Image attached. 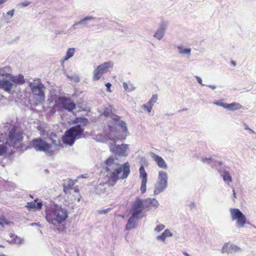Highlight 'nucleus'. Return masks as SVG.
Here are the masks:
<instances>
[{
  "instance_id": "nucleus-44",
  "label": "nucleus",
  "mask_w": 256,
  "mask_h": 256,
  "mask_svg": "<svg viewBox=\"0 0 256 256\" xmlns=\"http://www.w3.org/2000/svg\"><path fill=\"white\" fill-rule=\"evenodd\" d=\"M212 158H202V161L204 162H206L207 161H212Z\"/></svg>"
},
{
  "instance_id": "nucleus-9",
  "label": "nucleus",
  "mask_w": 256,
  "mask_h": 256,
  "mask_svg": "<svg viewBox=\"0 0 256 256\" xmlns=\"http://www.w3.org/2000/svg\"><path fill=\"white\" fill-rule=\"evenodd\" d=\"M23 136L22 134L16 130L14 127L10 129L9 135L6 138V144L9 146L14 147L18 143L22 140Z\"/></svg>"
},
{
  "instance_id": "nucleus-46",
  "label": "nucleus",
  "mask_w": 256,
  "mask_h": 256,
  "mask_svg": "<svg viewBox=\"0 0 256 256\" xmlns=\"http://www.w3.org/2000/svg\"><path fill=\"white\" fill-rule=\"evenodd\" d=\"M196 79H197L198 82L199 84H202V79H201L200 78H199V77H198V76H197V77H196Z\"/></svg>"
},
{
  "instance_id": "nucleus-43",
  "label": "nucleus",
  "mask_w": 256,
  "mask_h": 256,
  "mask_svg": "<svg viewBox=\"0 0 256 256\" xmlns=\"http://www.w3.org/2000/svg\"><path fill=\"white\" fill-rule=\"evenodd\" d=\"M110 210V208H106V210H100L99 212H99V214H106V213L108 212Z\"/></svg>"
},
{
  "instance_id": "nucleus-7",
  "label": "nucleus",
  "mask_w": 256,
  "mask_h": 256,
  "mask_svg": "<svg viewBox=\"0 0 256 256\" xmlns=\"http://www.w3.org/2000/svg\"><path fill=\"white\" fill-rule=\"evenodd\" d=\"M30 87L32 92L38 97L39 101L42 102L45 99V94L44 92V86L40 81H36L30 83Z\"/></svg>"
},
{
  "instance_id": "nucleus-6",
  "label": "nucleus",
  "mask_w": 256,
  "mask_h": 256,
  "mask_svg": "<svg viewBox=\"0 0 256 256\" xmlns=\"http://www.w3.org/2000/svg\"><path fill=\"white\" fill-rule=\"evenodd\" d=\"M54 106L59 110L64 109L69 112H72L76 108L75 103L70 98L65 96L59 97L55 101Z\"/></svg>"
},
{
  "instance_id": "nucleus-22",
  "label": "nucleus",
  "mask_w": 256,
  "mask_h": 256,
  "mask_svg": "<svg viewBox=\"0 0 256 256\" xmlns=\"http://www.w3.org/2000/svg\"><path fill=\"white\" fill-rule=\"evenodd\" d=\"M172 236V232L168 230H166L161 235L157 236L156 239L158 240H160L162 242H164L166 239Z\"/></svg>"
},
{
  "instance_id": "nucleus-40",
  "label": "nucleus",
  "mask_w": 256,
  "mask_h": 256,
  "mask_svg": "<svg viewBox=\"0 0 256 256\" xmlns=\"http://www.w3.org/2000/svg\"><path fill=\"white\" fill-rule=\"evenodd\" d=\"M42 202H36V209H38V210L41 209L42 208Z\"/></svg>"
},
{
  "instance_id": "nucleus-36",
  "label": "nucleus",
  "mask_w": 256,
  "mask_h": 256,
  "mask_svg": "<svg viewBox=\"0 0 256 256\" xmlns=\"http://www.w3.org/2000/svg\"><path fill=\"white\" fill-rule=\"evenodd\" d=\"M215 104H216L218 106H223L225 108H226L227 104H224L222 100H220L216 102H215Z\"/></svg>"
},
{
  "instance_id": "nucleus-52",
  "label": "nucleus",
  "mask_w": 256,
  "mask_h": 256,
  "mask_svg": "<svg viewBox=\"0 0 256 256\" xmlns=\"http://www.w3.org/2000/svg\"><path fill=\"white\" fill-rule=\"evenodd\" d=\"M1 256H6L5 254H2Z\"/></svg>"
},
{
  "instance_id": "nucleus-8",
  "label": "nucleus",
  "mask_w": 256,
  "mask_h": 256,
  "mask_svg": "<svg viewBox=\"0 0 256 256\" xmlns=\"http://www.w3.org/2000/svg\"><path fill=\"white\" fill-rule=\"evenodd\" d=\"M158 181L156 184L154 190V194H158L163 192L167 187L168 175L164 171L160 170L158 172Z\"/></svg>"
},
{
  "instance_id": "nucleus-23",
  "label": "nucleus",
  "mask_w": 256,
  "mask_h": 256,
  "mask_svg": "<svg viewBox=\"0 0 256 256\" xmlns=\"http://www.w3.org/2000/svg\"><path fill=\"white\" fill-rule=\"evenodd\" d=\"M224 180L226 183H230L232 181L230 174L228 170H224L222 174Z\"/></svg>"
},
{
  "instance_id": "nucleus-17",
  "label": "nucleus",
  "mask_w": 256,
  "mask_h": 256,
  "mask_svg": "<svg viewBox=\"0 0 256 256\" xmlns=\"http://www.w3.org/2000/svg\"><path fill=\"white\" fill-rule=\"evenodd\" d=\"M9 238L10 239H8V242L10 244H22L24 242V239L18 236L14 232L9 233Z\"/></svg>"
},
{
  "instance_id": "nucleus-1",
  "label": "nucleus",
  "mask_w": 256,
  "mask_h": 256,
  "mask_svg": "<svg viewBox=\"0 0 256 256\" xmlns=\"http://www.w3.org/2000/svg\"><path fill=\"white\" fill-rule=\"evenodd\" d=\"M103 168L106 172V183L113 186L120 180L126 179L130 172V166L126 162L122 164L119 163L116 158L111 156L103 162Z\"/></svg>"
},
{
  "instance_id": "nucleus-33",
  "label": "nucleus",
  "mask_w": 256,
  "mask_h": 256,
  "mask_svg": "<svg viewBox=\"0 0 256 256\" xmlns=\"http://www.w3.org/2000/svg\"><path fill=\"white\" fill-rule=\"evenodd\" d=\"M76 122L84 124V125H86L88 123V120L84 118H76Z\"/></svg>"
},
{
  "instance_id": "nucleus-28",
  "label": "nucleus",
  "mask_w": 256,
  "mask_h": 256,
  "mask_svg": "<svg viewBox=\"0 0 256 256\" xmlns=\"http://www.w3.org/2000/svg\"><path fill=\"white\" fill-rule=\"evenodd\" d=\"M164 36V30L160 29L158 30L154 34V37L156 38L158 40H160Z\"/></svg>"
},
{
  "instance_id": "nucleus-20",
  "label": "nucleus",
  "mask_w": 256,
  "mask_h": 256,
  "mask_svg": "<svg viewBox=\"0 0 256 256\" xmlns=\"http://www.w3.org/2000/svg\"><path fill=\"white\" fill-rule=\"evenodd\" d=\"M138 216H134L133 214H132V216H131L126 224V230H130L133 228H134L136 226V222L135 218H138Z\"/></svg>"
},
{
  "instance_id": "nucleus-38",
  "label": "nucleus",
  "mask_w": 256,
  "mask_h": 256,
  "mask_svg": "<svg viewBox=\"0 0 256 256\" xmlns=\"http://www.w3.org/2000/svg\"><path fill=\"white\" fill-rule=\"evenodd\" d=\"M92 19H93V18H92V17H87V18L81 20L80 21L78 22L76 24H82L85 21H86L87 20H92Z\"/></svg>"
},
{
  "instance_id": "nucleus-29",
  "label": "nucleus",
  "mask_w": 256,
  "mask_h": 256,
  "mask_svg": "<svg viewBox=\"0 0 256 256\" xmlns=\"http://www.w3.org/2000/svg\"><path fill=\"white\" fill-rule=\"evenodd\" d=\"M112 113V107L111 106H110L108 108H106L103 112L104 115L106 116H110Z\"/></svg>"
},
{
  "instance_id": "nucleus-14",
  "label": "nucleus",
  "mask_w": 256,
  "mask_h": 256,
  "mask_svg": "<svg viewBox=\"0 0 256 256\" xmlns=\"http://www.w3.org/2000/svg\"><path fill=\"white\" fill-rule=\"evenodd\" d=\"M128 146V144H127L115 145L114 146L110 148V150L116 155L126 156L128 155L126 152Z\"/></svg>"
},
{
  "instance_id": "nucleus-27",
  "label": "nucleus",
  "mask_w": 256,
  "mask_h": 256,
  "mask_svg": "<svg viewBox=\"0 0 256 256\" xmlns=\"http://www.w3.org/2000/svg\"><path fill=\"white\" fill-rule=\"evenodd\" d=\"M8 144L2 142L0 140V156H3L8 151V147L6 145Z\"/></svg>"
},
{
  "instance_id": "nucleus-5",
  "label": "nucleus",
  "mask_w": 256,
  "mask_h": 256,
  "mask_svg": "<svg viewBox=\"0 0 256 256\" xmlns=\"http://www.w3.org/2000/svg\"><path fill=\"white\" fill-rule=\"evenodd\" d=\"M74 185L72 180H68L67 184L64 185V192L71 200L80 202L82 198L80 190L77 187L74 188Z\"/></svg>"
},
{
  "instance_id": "nucleus-18",
  "label": "nucleus",
  "mask_w": 256,
  "mask_h": 256,
  "mask_svg": "<svg viewBox=\"0 0 256 256\" xmlns=\"http://www.w3.org/2000/svg\"><path fill=\"white\" fill-rule=\"evenodd\" d=\"M144 203L146 209H150L152 207H157L158 202L155 198H146L144 199Z\"/></svg>"
},
{
  "instance_id": "nucleus-51",
  "label": "nucleus",
  "mask_w": 256,
  "mask_h": 256,
  "mask_svg": "<svg viewBox=\"0 0 256 256\" xmlns=\"http://www.w3.org/2000/svg\"><path fill=\"white\" fill-rule=\"evenodd\" d=\"M232 63L233 64H234V66L236 64L234 62H232Z\"/></svg>"
},
{
  "instance_id": "nucleus-34",
  "label": "nucleus",
  "mask_w": 256,
  "mask_h": 256,
  "mask_svg": "<svg viewBox=\"0 0 256 256\" xmlns=\"http://www.w3.org/2000/svg\"><path fill=\"white\" fill-rule=\"evenodd\" d=\"M164 228H165V226L163 224L158 225L155 228L154 230L157 232H160L162 230H164Z\"/></svg>"
},
{
  "instance_id": "nucleus-39",
  "label": "nucleus",
  "mask_w": 256,
  "mask_h": 256,
  "mask_svg": "<svg viewBox=\"0 0 256 256\" xmlns=\"http://www.w3.org/2000/svg\"><path fill=\"white\" fill-rule=\"evenodd\" d=\"M105 86L106 88V90L107 92H111V90H110V88L112 86L111 84L110 83H108H108H106L105 84Z\"/></svg>"
},
{
  "instance_id": "nucleus-15",
  "label": "nucleus",
  "mask_w": 256,
  "mask_h": 256,
  "mask_svg": "<svg viewBox=\"0 0 256 256\" xmlns=\"http://www.w3.org/2000/svg\"><path fill=\"white\" fill-rule=\"evenodd\" d=\"M140 179L141 180V193L144 194L146 191V184L147 182V174L144 170V167L141 166L140 168Z\"/></svg>"
},
{
  "instance_id": "nucleus-11",
  "label": "nucleus",
  "mask_w": 256,
  "mask_h": 256,
  "mask_svg": "<svg viewBox=\"0 0 256 256\" xmlns=\"http://www.w3.org/2000/svg\"><path fill=\"white\" fill-rule=\"evenodd\" d=\"M230 213H231V218L233 220H236L238 225L242 227L244 226L246 222V218L239 209L232 208L230 210Z\"/></svg>"
},
{
  "instance_id": "nucleus-45",
  "label": "nucleus",
  "mask_w": 256,
  "mask_h": 256,
  "mask_svg": "<svg viewBox=\"0 0 256 256\" xmlns=\"http://www.w3.org/2000/svg\"><path fill=\"white\" fill-rule=\"evenodd\" d=\"M123 86H124V89L126 90L128 88V84H126V82H123Z\"/></svg>"
},
{
  "instance_id": "nucleus-48",
  "label": "nucleus",
  "mask_w": 256,
  "mask_h": 256,
  "mask_svg": "<svg viewBox=\"0 0 256 256\" xmlns=\"http://www.w3.org/2000/svg\"><path fill=\"white\" fill-rule=\"evenodd\" d=\"M233 196H234V197L236 198V193L234 192V190H233Z\"/></svg>"
},
{
  "instance_id": "nucleus-2",
  "label": "nucleus",
  "mask_w": 256,
  "mask_h": 256,
  "mask_svg": "<svg viewBox=\"0 0 256 256\" xmlns=\"http://www.w3.org/2000/svg\"><path fill=\"white\" fill-rule=\"evenodd\" d=\"M46 218L52 224H61L57 228L58 231H64L66 227L64 223L68 218V212L66 208H62L58 204H52L46 206L45 210Z\"/></svg>"
},
{
  "instance_id": "nucleus-19",
  "label": "nucleus",
  "mask_w": 256,
  "mask_h": 256,
  "mask_svg": "<svg viewBox=\"0 0 256 256\" xmlns=\"http://www.w3.org/2000/svg\"><path fill=\"white\" fill-rule=\"evenodd\" d=\"M12 84L8 80H0V88L4 90L5 92H10L12 88Z\"/></svg>"
},
{
  "instance_id": "nucleus-12",
  "label": "nucleus",
  "mask_w": 256,
  "mask_h": 256,
  "mask_svg": "<svg viewBox=\"0 0 256 256\" xmlns=\"http://www.w3.org/2000/svg\"><path fill=\"white\" fill-rule=\"evenodd\" d=\"M146 209L144 201L139 198H137L132 206V214L134 216H138L143 210Z\"/></svg>"
},
{
  "instance_id": "nucleus-13",
  "label": "nucleus",
  "mask_w": 256,
  "mask_h": 256,
  "mask_svg": "<svg viewBox=\"0 0 256 256\" xmlns=\"http://www.w3.org/2000/svg\"><path fill=\"white\" fill-rule=\"evenodd\" d=\"M33 147L37 150L50 152V144L44 141L41 138H36L32 140Z\"/></svg>"
},
{
  "instance_id": "nucleus-10",
  "label": "nucleus",
  "mask_w": 256,
  "mask_h": 256,
  "mask_svg": "<svg viewBox=\"0 0 256 256\" xmlns=\"http://www.w3.org/2000/svg\"><path fill=\"white\" fill-rule=\"evenodd\" d=\"M114 66L112 62H107L100 64L94 71L93 80H98L102 75L107 72L109 69L112 68Z\"/></svg>"
},
{
  "instance_id": "nucleus-3",
  "label": "nucleus",
  "mask_w": 256,
  "mask_h": 256,
  "mask_svg": "<svg viewBox=\"0 0 256 256\" xmlns=\"http://www.w3.org/2000/svg\"><path fill=\"white\" fill-rule=\"evenodd\" d=\"M84 132V129L80 124L71 127L62 136V142L64 144L71 146L73 145L76 138L83 134Z\"/></svg>"
},
{
  "instance_id": "nucleus-35",
  "label": "nucleus",
  "mask_w": 256,
  "mask_h": 256,
  "mask_svg": "<svg viewBox=\"0 0 256 256\" xmlns=\"http://www.w3.org/2000/svg\"><path fill=\"white\" fill-rule=\"evenodd\" d=\"M143 107L146 109V110L148 112H151V110L152 109V106L151 105L148 104V103H146V104L143 105Z\"/></svg>"
},
{
  "instance_id": "nucleus-50",
  "label": "nucleus",
  "mask_w": 256,
  "mask_h": 256,
  "mask_svg": "<svg viewBox=\"0 0 256 256\" xmlns=\"http://www.w3.org/2000/svg\"><path fill=\"white\" fill-rule=\"evenodd\" d=\"M2 70H0V74H2V75H4V74H3L1 72V71H2Z\"/></svg>"
},
{
  "instance_id": "nucleus-32",
  "label": "nucleus",
  "mask_w": 256,
  "mask_h": 256,
  "mask_svg": "<svg viewBox=\"0 0 256 256\" xmlns=\"http://www.w3.org/2000/svg\"><path fill=\"white\" fill-rule=\"evenodd\" d=\"M178 48L180 50V52L181 54H190V48L189 49H187V48L184 49L180 47V46L178 47Z\"/></svg>"
},
{
  "instance_id": "nucleus-37",
  "label": "nucleus",
  "mask_w": 256,
  "mask_h": 256,
  "mask_svg": "<svg viewBox=\"0 0 256 256\" xmlns=\"http://www.w3.org/2000/svg\"><path fill=\"white\" fill-rule=\"evenodd\" d=\"M30 4V2L26 1V2H22L21 3H20L18 4V6H22V7H26V6H28Z\"/></svg>"
},
{
  "instance_id": "nucleus-4",
  "label": "nucleus",
  "mask_w": 256,
  "mask_h": 256,
  "mask_svg": "<svg viewBox=\"0 0 256 256\" xmlns=\"http://www.w3.org/2000/svg\"><path fill=\"white\" fill-rule=\"evenodd\" d=\"M118 125L122 128V132L123 133L122 134H118L116 126H110V125H108V136L110 140L114 141L118 140H124L128 136V129L126 127V123L124 121H121L118 123Z\"/></svg>"
},
{
  "instance_id": "nucleus-21",
  "label": "nucleus",
  "mask_w": 256,
  "mask_h": 256,
  "mask_svg": "<svg viewBox=\"0 0 256 256\" xmlns=\"http://www.w3.org/2000/svg\"><path fill=\"white\" fill-rule=\"evenodd\" d=\"M10 80L12 82L16 84H23L25 82V80L23 75L19 74L17 76H12L10 78Z\"/></svg>"
},
{
  "instance_id": "nucleus-31",
  "label": "nucleus",
  "mask_w": 256,
  "mask_h": 256,
  "mask_svg": "<svg viewBox=\"0 0 256 256\" xmlns=\"http://www.w3.org/2000/svg\"><path fill=\"white\" fill-rule=\"evenodd\" d=\"M26 207L29 208H36V200L27 203Z\"/></svg>"
},
{
  "instance_id": "nucleus-47",
  "label": "nucleus",
  "mask_w": 256,
  "mask_h": 256,
  "mask_svg": "<svg viewBox=\"0 0 256 256\" xmlns=\"http://www.w3.org/2000/svg\"><path fill=\"white\" fill-rule=\"evenodd\" d=\"M8 0H0V5H2L6 2Z\"/></svg>"
},
{
  "instance_id": "nucleus-42",
  "label": "nucleus",
  "mask_w": 256,
  "mask_h": 256,
  "mask_svg": "<svg viewBox=\"0 0 256 256\" xmlns=\"http://www.w3.org/2000/svg\"><path fill=\"white\" fill-rule=\"evenodd\" d=\"M14 9L11 10H10L7 12V14L12 18L14 16Z\"/></svg>"
},
{
  "instance_id": "nucleus-30",
  "label": "nucleus",
  "mask_w": 256,
  "mask_h": 256,
  "mask_svg": "<svg viewBox=\"0 0 256 256\" xmlns=\"http://www.w3.org/2000/svg\"><path fill=\"white\" fill-rule=\"evenodd\" d=\"M158 100V96L156 94L153 95L151 98L147 102L148 104L151 105L152 107L154 104Z\"/></svg>"
},
{
  "instance_id": "nucleus-41",
  "label": "nucleus",
  "mask_w": 256,
  "mask_h": 256,
  "mask_svg": "<svg viewBox=\"0 0 256 256\" xmlns=\"http://www.w3.org/2000/svg\"><path fill=\"white\" fill-rule=\"evenodd\" d=\"M228 247V244H225L222 249V252L224 253L225 252H228L227 248Z\"/></svg>"
},
{
  "instance_id": "nucleus-49",
  "label": "nucleus",
  "mask_w": 256,
  "mask_h": 256,
  "mask_svg": "<svg viewBox=\"0 0 256 256\" xmlns=\"http://www.w3.org/2000/svg\"><path fill=\"white\" fill-rule=\"evenodd\" d=\"M184 254L186 256H188V254L186 252H184Z\"/></svg>"
},
{
  "instance_id": "nucleus-25",
  "label": "nucleus",
  "mask_w": 256,
  "mask_h": 256,
  "mask_svg": "<svg viewBox=\"0 0 256 256\" xmlns=\"http://www.w3.org/2000/svg\"><path fill=\"white\" fill-rule=\"evenodd\" d=\"M50 140L52 144L55 146L58 145L60 143V138L54 133H51L50 137Z\"/></svg>"
},
{
  "instance_id": "nucleus-24",
  "label": "nucleus",
  "mask_w": 256,
  "mask_h": 256,
  "mask_svg": "<svg viewBox=\"0 0 256 256\" xmlns=\"http://www.w3.org/2000/svg\"><path fill=\"white\" fill-rule=\"evenodd\" d=\"M74 48H69L68 49L66 56L63 58V60H62V62L64 63V62L66 60H67L70 58H72L74 54Z\"/></svg>"
},
{
  "instance_id": "nucleus-16",
  "label": "nucleus",
  "mask_w": 256,
  "mask_h": 256,
  "mask_svg": "<svg viewBox=\"0 0 256 256\" xmlns=\"http://www.w3.org/2000/svg\"><path fill=\"white\" fill-rule=\"evenodd\" d=\"M150 156L156 162L158 167L164 169L168 168V165L162 157L156 155L154 152L150 154Z\"/></svg>"
},
{
  "instance_id": "nucleus-26",
  "label": "nucleus",
  "mask_w": 256,
  "mask_h": 256,
  "mask_svg": "<svg viewBox=\"0 0 256 256\" xmlns=\"http://www.w3.org/2000/svg\"><path fill=\"white\" fill-rule=\"evenodd\" d=\"M226 108L230 110H239L242 108V106L238 103L233 102L230 104H227Z\"/></svg>"
}]
</instances>
